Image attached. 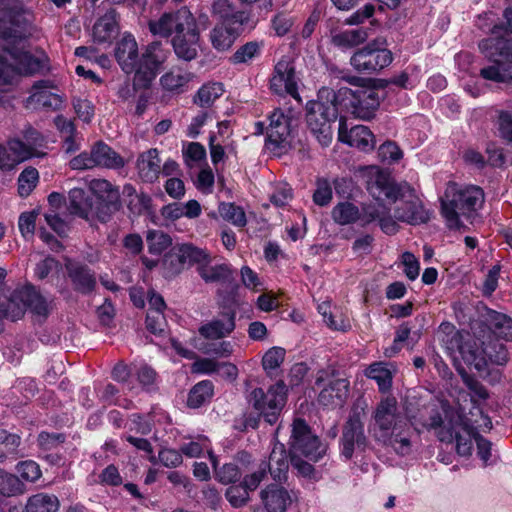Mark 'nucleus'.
Listing matches in <instances>:
<instances>
[{"label":"nucleus","mask_w":512,"mask_h":512,"mask_svg":"<svg viewBox=\"0 0 512 512\" xmlns=\"http://www.w3.org/2000/svg\"><path fill=\"white\" fill-rule=\"evenodd\" d=\"M38 179L39 173L37 169L33 167L24 169L18 178V192L20 196H28L36 187Z\"/></svg>","instance_id":"58"},{"label":"nucleus","mask_w":512,"mask_h":512,"mask_svg":"<svg viewBox=\"0 0 512 512\" xmlns=\"http://www.w3.org/2000/svg\"><path fill=\"white\" fill-rule=\"evenodd\" d=\"M17 472L23 480L35 482L41 477L39 465L32 460L19 462L16 467Z\"/></svg>","instance_id":"64"},{"label":"nucleus","mask_w":512,"mask_h":512,"mask_svg":"<svg viewBox=\"0 0 512 512\" xmlns=\"http://www.w3.org/2000/svg\"><path fill=\"white\" fill-rule=\"evenodd\" d=\"M90 191L100 200L105 202L108 213L98 214V218L105 222L109 214L119 209L120 193L109 181L105 179H93L89 182Z\"/></svg>","instance_id":"25"},{"label":"nucleus","mask_w":512,"mask_h":512,"mask_svg":"<svg viewBox=\"0 0 512 512\" xmlns=\"http://www.w3.org/2000/svg\"><path fill=\"white\" fill-rule=\"evenodd\" d=\"M175 247L185 267L195 264L198 267L204 260H208L209 253L205 249L196 247L193 244H177Z\"/></svg>","instance_id":"44"},{"label":"nucleus","mask_w":512,"mask_h":512,"mask_svg":"<svg viewBox=\"0 0 512 512\" xmlns=\"http://www.w3.org/2000/svg\"><path fill=\"white\" fill-rule=\"evenodd\" d=\"M338 138L341 142L364 152L373 150L376 144L375 137L367 126L356 125L348 131L343 120L339 122Z\"/></svg>","instance_id":"22"},{"label":"nucleus","mask_w":512,"mask_h":512,"mask_svg":"<svg viewBox=\"0 0 512 512\" xmlns=\"http://www.w3.org/2000/svg\"><path fill=\"white\" fill-rule=\"evenodd\" d=\"M480 50L489 58L500 57L508 64L495 61L493 65L480 70V75L496 83L512 81V40L506 36H492L479 43Z\"/></svg>","instance_id":"5"},{"label":"nucleus","mask_w":512,"mask_h":512,"mask_svg":"<svg viewBox=\"0 0 512 512\" xmlns=\"http://www.w3.org/2000/svg\"><path fill=\"white\" fill-rule=\"evenodd\" d=\"M115 58L124 73L134 74V85L137 86V70L141 62V53L133 35L124 34L116 43Z\"/></svg>","instance_id":"20"},{"label":"nucleus","mask_w":512,"mask_h":512,"mask_svg":"<svg viewBox=\"0 0 512 512\" xmlns=\"http://www.w3.org/2000/svg\"><path fill=\"white\" fill-rule=\"evenodd\" d=\"M60 501L54 494L37 493L28 497L26 512H58Z\"/></svg>","instance_id":"40"},{"label":"nucleus","mask_w":512,"mask_h":512,"mask_svg":"<svg viewBox=\"0 0 512 512\" xmlns=\"http://www.w3.org/2000/svg\"><path fill=\"white\" fill-rule=\"evenodd\" d=\"M180 451L187 457L197 458L207 453L213 467H216V456L212 452L211 442L204 435H198L191 438L188 442H184L180 446Z\"/></svg>","instance_id":"38"},{"label":"nucleus","mask_w":512,"mask_h":512,"mask_svg":"<svg viewBox=\"0 0 512 512\" xmlns=\"http://www.w3.org/2000/svg\"><path fill=\"white\" fill-rule=\"evenodd\" d=\"M218 210L221 217L234 226L244 227L247 224L243 208L234 203H221Z\"/></svg>","instance_id":"51"},{"label":"nucleus","mask_w":512,"mask_h":512,"mask_svg":"<svg viewBox=\"0 0 512 512\" xmlns=\"http://www.w3.org/2000/svg\"><path fill=\"white\" fill-rule=\"evenodd\" d=\"M149 252L161 254L172 244V238L160 230H149L146 236Z\"/></svg>","instance_id":"54"},{"label":"nucleus","mask_w":512,"mask_h":512,"mask_svg":"<svg viewBox=\"0 0 512 512\" xmlns=\"http://www.w3.org/2000/svg\"><path fill=\"white\" fill-rule=\"evenodd\" d=\"M192 77L190 72L181 69L171 70L161 76L160 83L165 90L180 93L184 91Z\"/></svg>","instance_id":"43"},{"label":"nucleus","mask_w":512,"mask_h":512,"mask_svg":"<svg viewBox=\"0 0 512 512\" xmlns=\"http://www.w3.org/2000/svg\"><path fill=\"white\" fill-rule=\"evenodd\" d=\"M349 394V381L339 378L331 380L319 393L318 401L321 405L328 408L342 407Z\"/></svg>","instance_id":"27"},{"label":"nucleus","mask_w":512,"mask_h":512,"mask_svg":"<svg viewBox=\"0 0 512 512\" xmlns=\"http://www.w3.org/2000/svg\"><path fill=\"white\" fill-rule=\"evenodd\" d=\"M489 321L490 329L496 337L512 341V318L493 311L489 314Z\"/></svg>","instance_id":"47"},{"label":"nucleus","mask_w":512,"mask_h":512,"mask_svg":"<svg viewBox=\"0 0 512 512\" xmlns=\"http://www.w3.org/2000/svg\"><path fill=\"white\" fill-rule=\"evenodd\" d=\"M18 298L25 304V309L39 316H47L49 304L47 300L33 287L19 289Z\"/></svg>","instance_id":"39"},{"label":"nucleus","mask_w":512,"mask_h":512,"mask_svg":"<svg viewBox=\"0 0 512 512\" xmlns=\"http://www.w3.org/2000/svg\"><path fill=\"white\" fill-rule=\"evenodd\" d=\"M343 95L350 99L351 113L360 119H371L380 105L379 92L371 87H361L356 90L345 88Z\"/></svg>","instance_id":"17"},{"label":"nucleus","mask_w":512,"mask_h":512,"mask_svg":"<svg viewBox=\"0 0 512 512\" xmlns=\"http://www.w3.org/2000/svg\"><path fill=\"white\" fill-rule=\"evenodd\" d=\"M317 309L329 328L339 331H347L350 328V322L348 319L343 318L342 316L336 318V316L333 315L329 302L320 303Z\"/></svg>","instance_id":"56"},{"label":"nucleus","mask_w":512,"mask_h":512,"mask_svg":"<svg viewBox=\"0 0 512 512\" xmlns=\"http://www.w3.org/2000/svg\"><path fill=\"white\" fill-rule=\"evenodd\" d=\"M235 329V315L223 313L219 317L203 324L199 333L206 339H221L228 336Z\"/></svg>","instance_id":"30"},{"label":"nucleus","mask_w":512,"mask_h":512,"mask_svg":"<svg viewBox=\"0 0 512 512\" xmlns=\"http://www.w3.org/2000/svg\"><path fill=\"white\" fill-rule=\"evenodd\" d=\"M65 96L55 81L42 79L36 81L25 100V107L33 110L58 111L63 107Z\"/></svg>","instance_id":"12"},{"label":"nucleus","mask_w":512,"mask_h":512,"mask_svg":"<svg viewBox=\"0 0 512 512\" xmlns=\"http://www.w3.org/2000/svg\"><path fill=\"white\" fill-rule=\"evenodd\" d=\"M67 209L70 214L87 219L92 211V199L82 188H73L68 194Z\"/></svg>","instance_id":"36"},{"label":"nucleus","mask_w":512,"mask_h":512,"mask_svg":"<svg viewBox=\"0 0 512 512\" xmlns=\"http://www.w3.org/2000/svg\"><path fill=\"white\" fill-rule=\"evenodd\" d=\"M477 354L484 357L486 360V367L481 371L484 372L489 363L496 365H504L508 360L507 350L504 344L500 342H483L482 350L475 349Z\"/></svg>","instance_id":"42"},{"label":"nucleus","mask_w":512,"mask_h":512,"mask_svg":"<svg viewBox=\"0 0 512 512\" xmlns=\"http://www.w3.org/2000/svg\"><path fill=\"white\" fill-rule=\"evenodd\" d=\"M250 403L267 423L275 424L286 403L285 385L279 382L271 386L267 392L262 388L254 389L251 392Z\"/></svg>","instance_id":"10"},{"label":"nucleus","mask_w":512,"mask_h":512,"mask_svg":"<svg viewBox=\"0 0 512 512\" xmlns=\"http://www.w3.org/2000/svg\"><path fill=\"white\" fill-rule=\"evenodd\" d=\"M327 94L329 101H309L306 105V121L311 133L316 137L318 142L327 146L332 140L331 122L335 121L338 115V109L334 103L336 95L333 91L323 90L320 92L322 96Z\"/></svg>","instance_id":"6"},{"label":"nucleus","mask_w":512,"mask_h":512,"mask_svg":"<svg viewBox=\"0 0 512 512\" xmlns=\"http://www.w3.org/2000/svg\"><path fill=\"white\" fill-rule=\"evenodd\" d=\"M374 202H371V205L376 210L377 216L373 219L374 221H378L381 230L388 234H395L399 226L395 219L390 215V208L382 203V199H374Z\"/></svg>","instance_id":"46"},{"label":"nucleus","mask_w":512,"mask_h":512,"mask_svg":"<svg viewBox=\"0 0 512 512\" xmlns=\"http://www.w3.org/2000/svg\"><path fill=\"white\" fill-rule=\"evenodd\" d=\"M214 386L209 380H203L192 387L188 394L187 404L191 408H198L210 401L213 396Z\"/></svg>","instance_id":"45"},{"label":"nucleus","mask_w":512,"mask_h":512,"mask_svg":"<svg viewBox=\"0 0 512 512\" xmlns=\"http://www.w3.org/2000/svg\"><path fill=\"white\" fill-rule=\"evenodd\" d=\"M27 15L21 0H0V39L13 44L22 40L30 23Z\"/></svg>","instance_id":"7"},{"label":"nucleus","mask_w":512,"mask_h":512,"mask_svg":"<svg viewBox=\"0 0 512 512\" xmlns=\"http://www.w3.org/2000/svg\"><path fill=\"white\" fill-rule=\"evenodd\" d=\"M292 199V188L287 183L277 184L271 195L270 201L276 207L286 206Z\"/></svg>","instance_id":"63"},{"label":"nucleus","mask_w":512,"mask_h":512,"mask_svg":"<svg viewBox=\"0 0 512 512\" xmlns=\"http://www.w3.org/2000/svg\"><path fill=\"white\" fill-rule=\"evenodd\" d=\"M136 168L142 181L155 182L161 173V159L158 150L152 148L141 153L137 158Z\"/></svg>","instance_id":"29"},{"label":"nucleus","mask_w":512,"mask_h":512,"mask_svg":"<svg viewBox=\"0 0 512 512\" xmlns=\"http://www.w3.org/2000/svg\"><path fill=\"white\" fill-rule=\"evenodd\" d=\"M180 24V30L172 38V46L176 56L185 61H191L198 55L200 49V31L194 15Z\"/></svg>","instance_id":"15"},{"label":"nucleus","mask_w":512,"mask_h":512,"mask_svg":"<svg viewBox=\"0 0 512 512\" xmlns=\"http://www.w3.org/2000/svg\"><path fill=\"white\" fill-rule=\"evenodd\" d=\"M223 92L224 89L221 83L213 82L205 84L199 89L195 102L202 107H208L218 99Z\"/></svg>","instance_id":"53"},{"label":"nucleus","mask_w":512,"mask_h":512,"mask_svg":"<svg viewBox=\"0 0 512 512\" xmlns=\"http://www.w3.org/2000/svg\"><path fill=\"white\" fill-rule=\"evenodd\" d=\"M185 266L176 251V247L173 246L169 252H167L162 260L163 276L165 278H173L180 274L184 270Z\"/></svg>","instance_id":"52"},{"label":"nucleus","mask_w":512,"mask_h":512,"mask_svg":"<svg viewBox=\"0 0 512 512\" xmlns=\"http://www.w3.org/2000/svg\"><path fill=\"white\" fill-rule=\"evenodd\" d=\"M367 445V438L364 433V424L360 413H352L343 426L340 439L341 455L345 459L352 458L355 450H363Z\"/></svg>","instance_id":"19"},{"label":"nucleus","mask_w":512,"mask_h":512,"mask_svg":"<svg viewBox=\"0 0 512 512\" xmlns=\"http://www.w3.org/2000/svg\"><path fill=\"white\" fill-rule=\"evenodd\" d=\"M211 14L218 24L244 26L249 22V14L238 10L230 0H213Z\"/></svg>","instance_id":"26"},{"label":"nucleus","mask_w":512,"mask_h":512,"mask_svg":"<svg viewBox=\"0 0 512 512\" xmlns=\"http://www.w3.org/2000/svg\"><path fill=\"white\" fill-rule=\"evenodd\" d=\"M170 56L171 51L167 44L154 41L145 46L141 52V62L137 70V86L148 87Z\"/></svg>","instance_id":"11"},{"label":"nucleus","mask_w":512,"mask_h":512,"mask_svg":"<svg viewBox=\"0 0 512 512\" xmlns=\"http://www.w3.org/2000/svg\"><path fill=\"white\" fill-rule=\"evenodd\" d=\"M373 177L368 182V191L374 199H388L399 202L394 209V218L409 225L428 222L429 213L424 208L416 191L408 183L395 184L389 176L378 168H371Z\"/></svg>","instance_id":"1"},{"label":"nucleus","mask_w":512,"mask_h":512,"mask_svg":"<svg viewBox=\"0 0 512 512\" xmlns=\"http://www.w3.org/2000/svg\"><path fill=\"white\" fill-rule=\"evenodd\" d=\"M422 425L427 429L436 430V435L441 442L452 443L455 440L456 451L459 455H471L473 442L478 432L460 415H452L443 421L439 412H435Z\"/></svg>","instance_id":"4"},{"label":"nucleus","mask_w":512,"mask_h":512,"mask_svg":"<svg viewBox=\"0 0 512 512\" xmlns=\"http://www.w3.org/2000/svg\"><path fill=\"white\" fill-rule=\"evenodd\" d=\"M267 466V471L271 473L274 479L280 480L282 475L285 474L288 470V459L283 445L273 448Z\"/></svg>","instance_id":"48"},{"label":"nucleus","mask_w":512,"mask_h":512,"mask_svg":"<svg viewBox=\"0 0 512 512\" xmlns=\"http://www.w3.org/2000/svg\"><path fill=\"white\" fill-rule=\"evenodd\" d=\"M183 157L188 165L206 159V149L199 142H190L182 149Z\"/></svg>","instance_id":"62"},{"label":"nucleus","mask_w":512,"mask_h":512,"mask_svg":"<svg viewBox=\"0 0 512 512\" xmlns=\"http://www.w3.org/2000/svg\"><path fill=\"white\" fill-rule=\"evenodd\" d=\"M23 149L28 150L29 158L38 156V149L45 145L43 135L32 127L24 132V141L21 140Z\"/></svg>","instance_id":"57"},{"label":"nucleus","mask_w":512,"mask_h":512,"mask_svg":"<svg viewBox=\"0 0 512 512\" xmlns=\"http://www.w3.org/2000/svg\"><path fill=\"white\" fill-rule=\"evenodd\" d=\"M225 496L228 502L236 508L244 506L249 500V492L242 483L228 487Z\"/></svg>","instance_id":"61"},{"label":"nucleus","mask_w":512,"mask_h":512,"mask_svg":"<svg viewBox=\"0 0 512 512\" xmlns=\"http://www.w3.org/2000/svg\"><path fill=\"white\" fill-rule=\"evenodd\" d=\"M192 16L193 14L188 8L182 7L175 12L164 13L157 20H151L149 29L153 35L167 38L180 30V24L184 23L180 20L181 18L188 21Z\"/></svg>","instance_id":"24"},{"label":"nucleus","mask_w":512,"mask_h":512,"mask_svg":"<svg viewBox=\"0 0 512 512\" xmlns=\"http://www.w3.org/2000/svg\"><path fill=\"white\" fill-rule=\"evenodd\" d=\"M197 272L206 283H222L231 277V268L227 263L213 262L208 254V260H204L197 267Z\"/></svg>","instance_id":"33"},{"label":"nucleus","mask_w":512,"mask_h":512,"mask_svg":"<svg viewBox=\"0 0 512 512\" xmlns=\"http://www.w3.org/2000/svg\"><path fill=\"white\" fill-rule=\"evenodd\" d=\"M368 35L365 29L340 31L332 36V43L340 49H350L364 43Z\"/></svg>","instance_id":"41"},{"label":"nucleus","mask_w":512,"mask_h":512,"mask_svg":"<svg viewBox=\"0 0 512 512\" xmlns=\"http://www.w3.org/2000/svg\"><path fill=\"white\" fill-rule=\"evenodd\" d=\"M485 195L482 188L475 185L449 183L441 198V214L449 229L464 227L461 217L471 219L483 207Z\"/></svg>","instance_id":"3"},{"label":"nucleus","mask_w":512,"mask_h":512,"mask_svg":"<svg viewBox=\"0 0 512 512\" xmlns=\"http://www.w3.org/2000/svg\"><path fill=\"white\" fill-rule=\"evenodd\" d=\"M244 26L217 24L210 31V42L217 51L228 50L241 35Z\"/></svg>","instance_id":"32"},{"label":"nucleus","mask_w":512,"mask_h":512,"mask_svg":"<svg viewBox=\"0 0 512 512\" xmlns=\"http://www.w3.org/2000/svg\"><path fill=\"white\" fill-rule=\"evenodd\" d=\"M93 155L96 167L120 169L125 166V161L116 151L103 142H97L93 147Z\"/></svg>","instance_id":"37"},{"label":"nucleus","mask_w":512,"mask_h":512,"mask_svg":"<svg viewBox=\"0 0 512 512\" xmlns=\"http://www.w3.org/2000/svg\"><path fill=\"white\" fill-rule=\"evenodd\" d=\"M261 44L256 41H250L240 46L231 56L230 61L233 64H244L251 62L260 55Z\"/></svg>","instance_id":"55"},{"label":"nucleus","mask_w":512,"mask_h":512,"mask_svg":"<svg viewBox=\"0 0 512 512\" xmlns=\"http://www.w3.org/2000/svg\"><path fill=\"white\" fill-rule=\"evenodd\" d=\"M286 351L281 347L270 348L262 358V366L265 371H273L277 369L284 361Z\"/></svg>","instance_id":"60"},{"label":"nucleus","mask_w":512,"mask_h":512,"mask_svg":"<svg viewBox=\"0 0 512 512\" xmlns=\"http://www.w3.org/2000/svg\"><path fill=\"white\" fill-rule=\"evenodd\" d=\"M15 62V68L18 75L30 76L41 74L49 70V57L40 49L34 52L19 47H7L3 45Z\"/></svg>","instance_id":"16"},{"label":"nucleus","mask_w":512,"mask_h":512,"mask_svg":"<svg viewBox=\"0 0 512 512\" xmlns=\"http://www.w3.org/2000/svg\"><path fill=\"white\" fill-rule=\"evenodd\" d=\"M260 497L267 512H286L292 502L288 490L277 484L268 485L261 491Z\"/></svg>","instance_id":"28"},{"label":"nucleus","mask_w":512,"mask_h":512,"mask_svg":"<svg viewBox=\"0 0 512 512\" xmlns=\"http://www.w3.org/2000/svg\"><path fill=\"white\" fill-rule=\"evenodd\" d=\"M25 485L14 474L0 469V494L4 497H13L23 494Z\"/></svg>","instance_id":"50"},{"label":"nucleus","mask_w":512,"mask_h":512,"mask_svg":"<svg viewBox=\"0 0 512 512\" xmlns=\"http://www.w3.org/2000/svg\"><path fill=\"white\" fill-rule=\"evenodd\" d=\"M11 153L0 144V169H13L18 163L29 159L28 150L23 149L20 139H11L8 142Z\"/></svg>","instance_id":"34"},{"label":"nucleus","mask_w":512,"mask_h":512,"mask_svg":"<svg viewBox=\"0 0 512 512\" xmlns=\"http://www.w3.org/2000/svg\"><path fill=\"white\" fill-rule=\"evenodd\" d=\"M65 269L75 291L89 294L94 290L96 276L87 265L67 259L65 261Z\"/></svg>","instance_id":"23"},{"label":"nucleus","mask_w":512,"mask_h":512,"mask_svg":"<svg viewBox=\"0 0 512 512\" xmlns=\"http://www.w3.org/2000/svg\"><path fill=\"white\" fill-rule=\"evenodd\" d=\"M266 148L274 156H282L291 148L290 117L281 109H275L269 116Z\"/></svg>","instance_id":"14"},{"label":"nucleus","mask_w":512,"mask_h":512,"mask_svg":"<svg viewBox=\"0 0 512 512\" xmlns=\"http://www.w3.org/2000/svg\"><path fill=\"white\" fill-rule=\"evenodd\" d=\"M395 371L393 364L379 361L366 368L365 376L377 383L380 393L387 394L392 388Z\"/></svg>","instance_id":"31"},{"label":"nucleus","mask_w":512,"mask_h":512,"mask_svg":"<svg viewBox=\"0 0 512 512\" xmlns=\"http://www.w3.org/2000/svg\"><path fill=\"white\" fill-rule=\"evenodd\" d=\"M440 330L441 345L451 357L456 359V354H459L466 364L473 366L477 371H482L486 367L485 358L478 355L471 345L463 343L462 333L452 324L442 323Z\"/></svg>","instance_id":"9"},{"label":"nucleus","mask_w":512,"mask_h":512,"mask_svg":"<svg viewBox=\"0 0 512 512\" xmlns=\"http://www.w3.org/2000/svg\"><path fill=\"white\" fill-rule=\"evenodd\" d=\"M371 429L378 440L389 444L398 455L411 453V423L394 396L386 395L376 404Z\"/></svg>","instance_id":"2"},{"label":"nucleus","mask_w":512,"mask_h":512,"mask_svg":"<svg viewBox=\"0 0 512 512\" xmlns=\"http://www.w3.org/2000/svg\"><path fill=\"white\" fill-rule=\"evenodd\" d=\"M290 444L293 454L303 455L312 461L319 460L326 452L325 445L302 419H296L292 424Z\"/></svg>","instance_id":"13"},{"label":"nucleus","mask_w":512,"mask_h":512,"mask_svg":"<svg viewBox=\"0 0 512 512\" xmlns=\"http://www.w3.org/2000/svg\"><path fill=\"white\" fill-rule=\"evenodd\" d=\"M73 109L77 117L85 123H90L94 117V105L87 98L73 97Z\"/></svg>","instance_id":"59"},{"label":"nucleus","mask_w":512,"mask_h":512,"mask_svg":"<svg viewBox=\"0 0 512 512\" xmlns=\"http://www.w3.org/2000/svg\"><path fill=\"white\" fill-rule=\"evenodd\" d=\"M270 88L278 95H291L300 101L298 93L295 68L288 60H280L274 68V74L270 80Z\"/></svg>","instance_id":"21"},{"label":"nucleus","mask_w":512,"mask_h":512,"mask_svg":"<svg viewBox=\"0 0 512 512\" xmlns=\"http://www.w3.org/2000/svg\"><path fill=\"white\" fill-rule=\"evenodd\" d=\"M18 292L19 290L14 291L10 298H5L0 303V318L16 321L24 315L25 304L17 297Z\"/></svg>","instance_id":"49"},{"label":"nucleus","mask_w":512,"mask_h":512,"mask_svg":"<svg viewBox=\"0 0 512 512\" xmlns=\"http://www.w3.org/2000/svg\"><path fill=\"white\" fill-rule=\"evenodd\" d=\"M376 216V210L371 202L363 204L359 208L352 202L342 201L337 203L331 211L333 221L341 226L358 223L365 227L372 223Z\"/></svg>","instance_id":"18"},{"label":"nucleus","mask_w":512,"mask_h":512,"mask_svg":"<svg viewBox=\"0 0 512 512\" xmlns=\"http://www.w3.org/2000/svg\"><path fill=\"white\" fill-rule=\"evenodd\" d=\"M393 61L392 52L378 40L358 49L350 58V64L359 73L375 74L388 67Z\"/></svg>","instance_id":"8"},{"label":"nucleus","mask_w":512,"mask_h":512,"mask_svg":"<svg viewBox=\"0 0 512 512\" xmlns=\"http://www.w3.org/2000/svg\"><path fill=\"white\" fill-rule=\"evenodd\" d=\"M117 31V14L114 9H110L95 23L93 27L94 41L98 43L108 42Z\"/></svg>","instance_id":"35"}]
</instances>
